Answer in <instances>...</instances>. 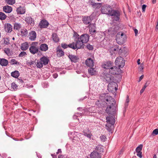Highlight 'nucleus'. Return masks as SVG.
Returning <instances> with one entry per match:
<instances>
[{
    "instance_id": "nucleus-1",
    "label": "nucleus",
    "mask_w": 158,
    "mask_h": 158,
    "mask_svg": "<svg viewBox=\"0 0 158 158\" xmlns=\"http://www.w3.org/2000/svg\"><path fill=\"white\" fill-rule=\"evenodd\" d=\"M102 99L104 103H101L102 101H98L96 103L98 107H103L107 106L106 111L107 113L114 114L116 112V106L115 101L113 98L109 95V94L106 93L102 94Z\"/></svg>"
},
{
    "instance_id": "nucleus-2",
    "label": "nucleus",
    "mask_w": 158,
    "mask_h": 158,
    "mask_svg": "<svg viewBox=\"0 0 158 158\" xmlns=\"http://www.w3.org/2000/svg\"><path fill=\"white\" fill-rule=\"evenodd\" d=\"M109 15L112 17L114 20L117 21H118L120 19V13L118 10L112 9Z\"/></svg>"
},
{
    "instance_id": "nucleus-3",
    "label": "nucleus",
    "mask_w": 158,
    "mask_h": 158,
    "mask_svg": "<svg viewBox=\"0 0 158 158\" xmlns=\"http://www.w3.org/2000/svg\"><path fill=\"white\" fill-rule=\"evenodd\" d=\"M126 36L123 33L117 34L116 36V40L118 44H121L124 42Z\"/></svg>"
},
{
    "instance_id": "nucleus-4",
    "label": "nucleus",
    "mask_w": 158,
    "mask_h": 158,
    "mask_svg": "<svg viewBox=\"0 0 158 158\" xmlns=\"http://www.w3.org/2000/svg\"><path fill=\"white\" fill-rule=\"evenodd\" d=\"M38 42H34L31 43V46L30 47L29 50L30 53L33 54L37 53L39 51L38 48L37 47Z\"/></svg>"
},
{
    "instance_id": "nucleus-5",
    "label": "nucleus",
    "mask_w": 158,
    "mask_h": 158,
    "mask_svg": "<svg viewBox=\"0 0 158 158\" xmlns=\"http://www.w3.org/2000/svg\"><path fill=\"white\" fill-rule=\"evenodd\" d=\"M115 65L118 66L119 68H122L125 65V60L121 56L117 57L115 61Z\"/></svg>"
},
{
    "instance_id": "nucleus-6",
    "label": "nucleus",
    "mask_w": 158,
    "mask_h": 158,
    "mask_svg": "<svg viewBox=\"0 0 158 158\" xmlns=\"http://www.w3.org/2000/svg\"><path fill=\"white\" fill-rule=\"evenodd\" d=\"M112 9V8L111 6L106 5L102 7L101 10L102 14H107L109 15Z\"/></svg>"
},
{
    "instance_id": "nucleus-7",
    "label": "nucleus",
    "mask_w": 158,
    "mask_h": 158,
    "mask_svg": "<svg viewBox=\"0 0 158 158\" xmlns=\"http://www.w3.org/2000/svg\"><path fill=\"white\" fill-rule=\"evenodd\" d=\"M109 72L113 75H119L122 73V70L116 66H113L109 70Z\"/></svg>"
},
{
    "instance_id": "nucleus-8",
    "label": "nucleus",
    "mask_w": 158,
    "mask_h": 158,
    "mask_svg": "<svg viewBox=\"0 0 158 158\" xmlns=\"http://www.w3.org/2000/svg\"><path fill=\"white\" fill-rule=\"evenodd\" d=\"M94 58H89L85 61V64L87 66L89 67H93L94 65Z\"/></svg>"
},
{
    "instance_id": "nucleus-9",
    "label": "nucleus",
    "mask_w": 158,
    "mask_h": 158,
    "mask_svg": "<svg viewBox=\"0 0 158 158\" xmlns=\"http://www.w3.org/2000/svg\"><path fill=\"white\" fill-rule=\"evenodd\" d=\"M76 41L75 45L76 47L77 50L81 48H83L85 45L84 43L82 42L80 39H78V40H75Z\"/></svg>"
},
{
    "instance_id": "nucleus-10",
    "label": "nucleus",
    "mask_w": 158,
    "mask_h": 158,
    "mask_svg": "<svg viewBox=\"0 0 158 158\" xmlns=\"http://www.w3.org/2000/svg\"><path fill=\"white\" fill-rule=\"evenodd\" d=\"M89 36L87 34H84L80 36V39L84 44L87 43L89 41Z\"/></svg>"
},
{
    "instance_id": "nucleus-11",
    "label": "nucleus",
    "mask_w": 158,
    "mask_h": 158,
    "mask_svg": "<svg viewBox=\"0 0 158 158\" xmlns=\"http://www.w3.org/2000/svg\"><path fill=\"white\" fill-rule=\"evenodd\" d=\"M24 20L28 25H30L31 26H33L35 24L34 20L31 16L26 17L25 18Z\"/></svg>"
},
{
    "instance_id": "nucleus-12",
    "label": "nucleus",
    "mask_w": 158,
    "mask_h": 158,
    "mask_svg": "<svg viewBox=\"0 0 158 158\" xmlns=\"http://www.w3.org/2000/svg\"><path fill=\"white\" fill-rule=\"evenodd\" d=\"M49 25V23L45 19L42 20L39 24L40 28H46Z\"/></svg>"
},
{
    "instance_id": "nucleus-13",
    "label": "nucleus",
    "mask_w": 158,
    "mask_h": 158,
    "mask_svg": "<svg viewBox=\"0 0 158 158\" xmlns=\"http://www.w3.org/2000/svg\"><path fill=\"white\" fill-rule=\"evenodd\" d=\"M82 21L85 24H88L90 26L92 20L90 16H84L83 17Z\"/></svg>"
},
{
    "instance_id": "nucleus-14",
    "label": "nucleus",
    "mask_w": 158,
    "mask_h": 158,
    "mask_svg": "<svg viewBox=\"0 0 158 158\" xmlns=\"http://www.w3.org/2000/svg\"><path fill=\"white\" fill-rule=\"evenodd\" d=\"M102 74L104 78L108 83L111 81V80L113 79V76L109 74L104 73Z\"/></svg>"
},
{
    "instance_id": "nucleus-15",
    "label": "nucleus",
    "mask_w": 158,
    "mask_h": 158,
    "mask_svg": "<svg viewBox=\"0 0 158 158\" xmlns=\"http://www.w3.org/2000/svg\"><path fill=\"white\" fill-rule=\"evenodd\" d=\"M101 153L94 151L90 154L91 158H101Z\"/></svg>"
},
{
    "instance_id": "nucleus-16",
    "label": "nucleus",
    "mask_w": 158,
    "mask_h": 158,
    "mask_svg": "<svg viewBox=\"0 0 158 158\" xmlns=\"http://www.w3.org/2000/svg\"><path fill=\"white\" fill-rule=\"evenodd\" d=\"M4 28L5 31L8 33H10L12 31V27L10 24L9 23L5 24Z\"/></svg>"
},
{
    "instance_id": "nucleus-17",
    "label": "nucleus",
    "mask_w": 158,
    "mask_h": 158,
    "mask_svg": "<svg viewBox=\"0 0 158 158\" xmlns=\"http://www.w3.org/2000/svg\"><path fill=\"white\" fill-rule=\"evenodd\" d=\"M29 39L31 41L35 40L36 37V34L35 31H31L29 33Z\"/></svg>"
},
{
    "instance_id": "nucleus-18",
    "label": "nucleus",
    "mask_w": 158,
    "mask_h": 158,
    "mask_svg": "<svg viewBox=\"0 0 158 158\" xmlns=\"http://www.w3.org/2000/svg\"><path fill=\"white\" fill-rule=\"evenodd\" d=\"M68 57L72 62L74 63L77 62L79 59V58L77 56L75 55H69L68 56Z\"/></svg>"
},
{
    "instance_id": "nucleus-19",
    "label": "nucleus",
    "mask_w": 158,
    "mask_h": 158,
    "mask_svg": "<svg viewBox=\"0 0 158 158\" xmlns=\"http://www.w3.org/2000/svg\"><path fill=\"white\" fill-rule=\"evenodd\" d=\"M3 10L5 12L9 13L12 11V8L10 6L7 5L3 7Z\"/></svg>"
},
{
    "instance_id": "nucleus-20",
    "label": "nucleus",
    "mask_w": 158,
    "mask_h": 158,
    "mask_svg": "<svg viewBox=\"0 0 158 158\" xmlns=\"http://www.w3.org/2000/svg\"><path fill=\"white\" fill-rule=\"evenodd\" d=\"M40 60L42 63V64L44 65L48 64L49 61V59L47 57L44 56H43L41 58Z\"/></svg>"
},
{
    "instance_id": "nucleus-21",
    "label": "nucleus",
    "mask_w": 158,
    "mask_h": 158,
    "mask_svg": "<svg viewBox=\"0 0 158 158\" xmlns=\"http://www.w3.org/2000/svg\"><path fill=\"white\" fill-rule=\"evenodd\" d=\"M112 66V63L110 61H108L105 62L104 64L103 65V67L104 68L106 69H109V70L111 68Z\"/></svg>"
},
{
    "instance_id": "nucleus-22",
    "label": "nucleus",
    "mask_w": 158,
    "mask_h": 158,
    "mask_svg": "<svg viewBox=\"0 0 158 158\" xmlns=\"http://www.w3.org/2000/svg\"><path fill=\"white\" fill-rule=\"evenodd\" d=\"M117 31L115 29L114 27L110 28L108 30V34L109 35H114L115 34Z\"/></svg>"
},
{
    "instance_id": "nucleus-23",
    "label": "nucleus",
    "mask_w": 158,
    "mask_h": 158,
    "mask_svg": "<svg viewBox=\"0 0 158 158\" xmlns=\"http://www.w3.org/2000/svg\"><path fill=\"white\" fill-rule=\"evenodd\" d=\"M40 49L43 52H46L48 49V45L46 44H42L40 46Z\"/></svg>"
},
{
    "instance_id": "nucleus-24",
    "label": "nucleus",
    "mask_w": 158,
    "mask_h": 158,
    "mask_svg": "<svg viewBox=\"0 0 158 158\" xmlns=\"http://www.w3.org/2000/svg\"><path fill=\"white\" fill-rule=\"evenodd\" d=\"M29 47V45L27 42H24L22 44L20 48L22 51H26L28 48Z\"/></svg>"
},
{
    "instance_id": "nucleus-25",
    "label": "nucleus",
    "mask_w": 158,
    "mask_h": 158,
    "mask_svg": "<svg viewBox=\"0 0 158 158\" xmlns=\"http://www.w3.org/2000/svg\"><path fill=\"white\" fill-rule=\"evenodd\" d=\"M106 122L110 123L111 125H113L115 122V119L113 118L107 116L106 117Z\"/></svg>"
},
{
    "instance_id": "nucleus-26",
    "label": "nucleus",
    "mask_w": 158,
    "mask_h": 158,
    "mask_svg": "<svg viewBox=\"0 0 158 158\" xmlns=\"http://www.w3.org/2000/svg\"><path fill=\"white\" fill-rule=\"evenodd\" d=\"M57 55L59 57H61L64 55L63 51L59 47L56 48Z\"/></svg>"
},
{
    "instance_id": "nucleus-27",
    "label": "nucleus",
    "mask_w": 158,
    "mask_h": 158,
    "mask_svg": "<svg viewBox=\"0 0 158 158\" xmlns=\"http://www.w3.org/2000/svg\"><path fill=\"white\" fill-rule=\"evenodd\" d=\"M88 72L91 75H95L97 74V71L95 69L92 67H90L88 69Z\"/></svg>"
},
{
    "instance_id": "nucleus-28",
    "label": "nucleus",
    "mask_w": 158,
    "mask_h": 158,
    "mask_svg": "<svg viewBox=\"0 0 158 158\" xmlns=\"http://www.w3.org/2000/svg\"><path fill=\"white\" fill-rule=\"evenodd\" d=\"M16 11L17 13L19 14H23L25 12V10L21 6H20L18 8Z\"/></svg>"
},
{
    "instance_id": "nucleus-29",
    "label": "nucleus",
    "mask_w": 158,
    "mask_h": 158,
    "mask_svg": "<svg viewBox=\"0 0 158 158\" xmlns=\"http://www.w3.org/2000/svg\"><path fill=\"white\" fill-rule=\"evenodd\" d=\"M52 40L55 42H58L59 41V38L58 37L56 33H53L52 35Z\"/></svg>"
},
{
    "instance_id": "nucleus-30",
    "label": "nucleus",
    "mask_w": 158,
    "mask_h": 158,
    "mask_svg": "<svg viewBox=\"0 0 158 158\" xmlns=\"http://www.w3.org/2000/svg\"><path fill=\"white\" fill-rule=\"evenodd\" d=\"M8 63V60L5 59H2L0 60V64L2 66H6Z\"/></svg>"
},
{
    "instance_id": "nucleus-31",
    "label": "nucleus",
    "mask_w": 158,
    "mask_h": 158,
    "mask_svg": "<svg viewBox=\"0 0 158 158\" xmlns=\"http://www.w3.org/2000/svg\"><path fill=\"white\" fill-rule=\"evenodd\" d=\"M117 85V84L115 83L114 79H113L111 81H110L109 82V84L108 85V87L109 89H110V88H112V86H116Z\"/></svg>"
},
{
    "instance_id": "nucleus-32",
    "label": "nucleus",
    "mask_w": 158,
    "mask_h": 158,
    "mask_svg": "<svg viewBox=\"0 0 158 158\" xmlns=\"http://www.w3.org/2000/svg\"><path fill=\"white\" fill-rule=\"evenodd\" d=\"M19 75V71L15 70L11 73V76L17 78Z\"/></svg>"
},
{
    "instance_id": "nucleus-33",
    "label": "nucleus",
    "mask_w": 158,
    "mask_h": 158,
    "mask_svg": "<svg viewBox=\"0 0 158 158\" xmlns=\"http://www.w3.org/2000/svg\"><path fill=\"white\" fill-rule=\"evenodd\" d=\"M21 35L22 36L26 37L28 34L27 30L26 29H22L21 31Z\"/></svg>"
},
{
    "instance_id": "nucleus-34",
    "label": "nucleus",
    "mask_w": 158,
    "mask_h": 158,
    "mask_svg": "<svg viewBox=\"0 0 158 158\" xmlns=\"http://www.w3.org/2000/svg\"><path fill=\"white\" fill-rule=\"evenodd\" d=\"M7 16L3 12H0V19L2 20H4L6 18Z\"/></svg>"
},
{
    "instance_id": "nucleus-35",
    "label": "nucleus",
    "mask_w": 158,
    "mask_h": 158,
    "mask_svg": "<svg viewBox=\"0 0 158 158\" xmlns=\"http://www.w3.org/2000/svg\"><path fill=\"white\" fill-rule=\"evenodd\" d=\"M36 65L38 68L40 69L43 67V64H42V63L40 60H38L37 62Z\"/></svg>"
},
{
    "instance_id": "nucleus-36",
    "label": "nucleus",
    "mask_w": 158,
    "mask_h": 158,
    "mask_svg": "<svg viewBox=\"0 0 158 158\" xmlns=\"http://www.w3.org/2000/svg\"><path fill=\"white\" fill-rule=\"evenodd\" d=\"M21 28V25L20 23H15L14 24V29L19 30Z\"/></svg>"
},
{
    "instance_id": "nucleus-37",
    "label": "nucleus",
    "mask_w": 158,
    "mask_h": 158,
    "mask_svg": "<svg viewBox=\"0 0 158 158\" xmlns=\"http://www.w3.org/2000/svg\"><path fill=\"white\" fill-rule=\"evenodd\" d=\"M68 47L72 48L73 49H77L75 45V43L73 42L72 43L68 44Z\"/></svg>"
},
{
    "instance_id": "nucleus-38",
    "label": "nucleus",
    "mask_w": 158,
    "mask_h": 158,
    "mask_svg": "<svg viewBox=\"0 0 158 158\" xmlns=\"http://www.w3.org/2000/svg\"><path fill=\"white\" fill-rule=\"evenodd\" d=\"M95 150L96 151H98V152H98V153H101V152H103V149H102L101 146L100 145H98L95 148Z\"/></svg>"
},
{
    "instance_id": "nucleus-39",
    "label": "nucleus",
    "mask_w": 158,
    "mask_h": 158,
    "mask_svg": "<svg viewBox=\"0 0 158 158\" xmlns=\"http://www.w3.org/2000/svg\"><path fill=\"white\" fill-rule=\"evenodd\" d=\"M11 89L14 90H17L18 86L14 82H13L11 84Z\"/></svg>"
},
{
    "instance_id": "nucleus-40",
    "label": "nucleus",
    "mask_w": 158,
    "mask_h": 158,
    "mask_svg": "<svg viewBox=\"0 0 158 158\" xmlns=\"http://www.w3.org/2000/svg\"><path fill=\"white\" fill-rule=\"evenodd\" d=\"M6 2L7 4L12 5L15 3V0H6Z\"/></svg>"
},
{
    "instance_id": "nucleus-41",
    "label": "nucleus",
    "mask_w": 158,
    "mask_h": 158,
    "mask_svg": "<svg viewBox=\"0 0 158 158\" xmlns=\"http://www.w3.org/2000/svg\"><path fill=\"white\" fill-rule=\"evenodd\" d=\"M129 102V97L128 95L127 96V98L125 103V108H127L128 106V103Z\"/></svg>"
},
{
    "instance_id": "nucleus-42",
    "label": "nucleus",
    "mask_w": 158,
    "mask_h": 158,
    "mask_svg": "<svg viewBox=\"0 0 158 158\" xmlns=\"http://www.w3.org/2000/svg\"><path fill=\"white\" fill-rule=\"evenodd\" d=\"M27 55V54L26 52L23 51L20 53L19 56V57H23V56H25Z\"/></svg>"
},
{
    "instance_id": "nucleus-43",
    "label": "nucleus",
    "mask_w": 158,
    "mask_h": 158,
    "mask_svg": "<svg viewBox=\"0 0 158 158\" xmlns=\"http://www.w3.org/2000/svg\"><path fill=\"white\" fill-rule=\"evenodd\" d=\"M4 52L8 55H10V50L9 48H5L4 50Z\"/></svg>"
},
{
    "instance_id": "nucleus-44",
    "label": "nucleus",
    "mask_w": 158,
    "mask_h": 158,
    "mask_svg": "<svg viewBox=\"0 0 158 158\" xmlns=\"http://www.w3.org/2000/svg\"><path fill=\"white\" fill-rule=\"evenodd\" d=\"M143 147L142 144H140L136 148V152H141Z\"/></svg>"
},
{
    "instance_id": "nucleus-45",
    "label": "nucleus",
    "mask_w": 158,
    "mask_h": 158,
    "mask_svg": "<svg viewBox=\"0 0 158 158\" xmlns=\"http://www.w3.org/2000/svg\"><path fill=\"white\" fill-rule=\"evenodd\" d=\"M73 37L75 38V40H78V39H80L79 35L75 32H74Z\"/></svg>"
},
{
    "instance_id": "nucleus-46",
    "label": "nucleus",
    "mask_w": 158,
    "mask_h": 158,
    "mask_svg": "<svg viewBox=\"0 0 158 158\" xmlns=\"http://www.w3.org/2000/svg\"><path fill=\"white\" fill-rule=\"evenodd\" d=\"M10 63L11 64H17L18 63H19L15 59H12L10 60Z\"/></svg>"
},
{
    "instance_id": "nucleus-47",
    "label": "nucleus",
    "mask_w": 158,
    "mask_h": 158,
    "mask_svg": "<svg viewBox=\"0 0 158 158\" xmlns=\"http://www.w3.org/2000/svg\"><path fill=\"white\" fill-rule=\"evenodd\" d=\"M84 135L88 138H90L91 135V134L89 131H88V132H84Z\"/></svg>"
},
{
    "instance_id": "nucleus-48",
    "label": "nucleus",
    "mask_w": 158,
    "mask_h": 158,
    "mask_svg": "<svg viewBox=\"0 0 158 158\" xmlns=\"http://www.w3.org/2000/svg\"><path fill=\"white\" fill-rule=\"evenodd\" d=\"M100 139L101 141L102 142H104L106 140V136L104 135H102L100 136Z\"/></svg>"
},
{
    "instance_id": "nucleus-49",
    "label": "nucleus",
    "mask_w": 158,
    "mask_h": 158,
    "mask_svg": "<svg viewBox=\"0 0 158 158\" xmlns=\"http://www.w3.org/2000/svg\"><path fill=\"white\" fill-rule=\"evenodd\" d=\"M86 47L89 50H92L94 49L93 46L90 45L89 44H88Z\"/></svg>"
},
{
    "instance_id": "nucleus-50",
    "label": "nucleus",
    "mask_w": 158,
    "mask_h": 158,
    "mask_svg": "<svg viewBox=\"0 0 158 158\" xmlns=\"http://www.w3.org/2000/svg\"><path fill=\"white\" fill-rule=\"evenodd\" d=\"M3 43L5 45H8L10 44L9 40L8 38L4 39Z\"/></svg>"
},
{
    "instance_id": "nucleus-51",
    "label": "nucleus",
    "mask_w": 158,
    "mask_h": 158,
    "mask_svg": "<svg viewBox=\"0 0 158 158\" xmlns=\"http://www.w3.org/2000/svg\"><path fill=\"white\" fill-rule=\"evenodd\" d=\"M68 45H67L65 43H62L61 44V47L64 49H66L68 48Z\"/></svg>"
},
{
    "instance_id": "nucleus-52",
    "label": "nucleus",
    "mask_w": 158,
    "mask_h": 158,
    "mask_svg": "<svg viewBox=\"0 0 158 158\" xmlns=\"http://www.w3.org/2000/svg\"><path fill=\"white\" fill-rule=\"evenodd\" d=\"M102 4L101 3H96L95 5L94 6V8H99L101 7Z\"/></svg>"
},
{
    "instance_id": "nucleus-53",
    "label": "nucleus",
    "mask_w": 158,
    "mask_h": 158,
    "mask_svg": "<svg viewBox=\"0 0 158 158\" xmlns=\"http://www.w3.org/2000/svg\"><path fill=\"white\" fill-rule=\"evenodd\" d=\"M89 31H90V34L91 35H93L95 32H96V30L95 29H92V28H91L89 30Z\"/></svg>"
},
{
    "instance_id": "nucleus-54",
    "label": "nucleus",
    "mask_w": 158,
    "mask_h": 158,
    "mask_svg": "<svg viewBox=\"0 0 158 158\" xmlns=\"http://www.w3.org/2000/svg\"><path fill=\"white\" fill-rule=\"evenodd\" d=\"M155 134L156 135L158 134V129L156 128L154 130L152 133V134Z\"/></svg>"
},
{
    "instance_id": "nucleus-55",
    "label": "nucleus",
    "mask_w": 158,
    "mask_h": 158,
    "mask_svg": "<svg viewBox=\"0 0 158 158\" xmlns=\"http://www.w3.org/2000/svg\"><path fill=\"white\" fill-rule=\"evenodd\" d=\"M90 27H91V28H92V29H96V27L95 26V23L94 24H91V25L89 26Z\"/></svg>"
},
{
    "instance_id": "nucleus-56",
    "label": "nucleus",
    "mask_w": 158,
    "mask_h": 158,
    "mask_svg": "<svg viewBox=\"0 0 158 158\" xmlns=\"http://www.w3.org/2000/svg\"><path fill=\"white\" fill-rule=\"evenodd\" d=\"M137 152V156L139 157L140 158H142V152Z\"/></svg>"
},
{
    "instance_id": "nucleus-57",
    "label": "nucleus",
    "mask_w": 158,
    "mask_h": 158,
    "mask_svg": "<svg viewBox=\"0 0 158 158\" xmlns=\"http://www.w3.org/2000/svg\"><path fill=\"white\" fill-rule=\"evenodd\" d=\"M17 81L18 82V83H20L21 84V85H23V83H24V81L23 80L20 79H18L17 80Z\"/></svg>"
},
{
    "instance_id": "nucleus-58",
    "label": "nucleus",
    "mask_w": 158,
    "mask_h": 158,
    "mask_svg": "<svg viewBox=\"0 0 158 158\" xmlns=\"http://www.w3.org/2000/svg\"><path fill=\"white\" fill-rule=\"evenodd\" d=\"M58 158H69L66 155H60L58 157Z\"/></svg>"
},
{
    "instance_id": "nucleus-59",
    "label": "nucleus",
    "mask_w": 158,
    "mask_h": 158,
    "mask_svg": "<svg viewBox=\"0 0 158 158\" xmlns=\"http://www.w3.org/2000/svg\"><path fill=\"white\" fill-rule=\"evenodd\" d=\"M147 7V6L143 4L142 6V12H144L145 11L146 8Z\"/></svg>"
},
{
    "instance_id": "nucleus-60",
    "label": "nucleus",
    "mask_w": 158,
    "mask_h": 158,
    "mask_svg": "<svg viewBox=\"0 0 158 158\" xmlns=\"http://www.w3.org/2000/svg\"><path fill=\"white\" fill-rule=\"evenodd\" d=\"M139 69L140 71L142 70L143 69V63H142L139 67Z\"/></svg>"
},
{
    "instance_id": "nucleus-61",
    "label": "nucleus",
    "mask_w": 158,
    "mask_h": 158,
    "mask_svg": "<svg viewBox=\"0 0 158 158\" xmlns=\"http://www.w3.org/2000/svg\"><path fill=\"white\" fill-rule=\"evenodd\" d=\"M96 3L93 2L92 1H91L90 4L92 6L94 7Z\"/></svg>"
},
{
    "instance_id": "nucleus-62",
    "label": "nucleus",
    "mask_w": 158,
    "mask_h": 158,
    "mask_svg": "<svg viewBox=\"0 0 158 158\" xmlns=\"http://www.w3.org/2000/svg\"><path fill=\"white\" fill-rule=\"evenodd\" d=\"M145 87H143L142 89L140 90V94L142 93L144 91L145 89Z\"/></svg>"
},
{
    "instance_id": "nucleus-63",
    "label": "nucleus",
    "mask_w": 158,
    "mask_h": 158,
    "mask_svg": "<svg viewBox=\"0 0 158 158\" xmlns=\"http://www.w3.org/2000/svg\"><path fill=\"white\" fill-rule=\"evenodd\" d=\"M13 139L16 141H22L23 140V139H19L17 138H13Z\"/></svg>"
},
{
    "instance_id": "nucleus-64",
    "label": "nucleus",
    "mask_w": 158,
    "mask_h": 158,
    "mask_svg": "<svg viewBox=\"0 0 158 158\" xmlns=\"http://www.w3.org/2000/svg\"><path fill=\"white\" fill-rule=\"evenodd\" d=\"M149 83L147 81L145 83L143 87H145V88H146L149 85Z\"/></svg>"
}]
</instances>
